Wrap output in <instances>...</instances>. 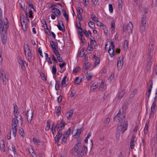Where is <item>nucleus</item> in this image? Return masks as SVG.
<instances>
[{
  "label": "nucleus",
  "mask_w": 157,
  "mask_h": 157,
  "mask_svg": "<svg viewBox=\"0 0 157 157\" xmlns=\"http://www.w3.org/2000/svg\"><path fill=\"white\" fill-rule=\"evenodd\" d=\"M2 11L0 8V32L1 33H6L8 27V21L6 18H5L3 21L2 20Z\"/></svg>",
  "instance_id": "1"
},
{
  "label": "nucleus",
  "mask_w": 157,
  "mask_h": 157,
  "mask_svg": "<svg viewBox=\"0 0 157 157\" xmlns=\"http://www.w3.org/2000/svg\"><path fill=\"white\" fill-rule=\"evenodd\" d=\"M128 126V122L127 121L120 122L118 124L117 131L118 132L123 133L127 129Z\"/></svg>",
  "instance_id": "2"
},
{
  "label": "nucleus",
  "mask_w": 157,
  "mask_h": 157,
  "mask_svg": "<svg viewBox=\"0 0 157 157\" xmlns=\"http://www.w3.org/2000/svg\"><path fill=\"white\" fill-rule=\"evenodd\" d=\"M14 108V114L17 119V124H20L21 126L22 124L21 117L18 112V107L16 104H13Z\"/></svg>",
  "instance_id": "3"
},
{
  "label": "nucleus",
  "mask_w": 157,
  "mask_h": 157,
  "mask_svg": "<svg viewBox=\"0 0 157 157\" xmlns=\"http://www.w3.org/2000/svg\"><path fill=\"white\" fill-rule=\"evenodd\" d=\"M125 113L120 111L114 117V121L117 122H119V123L123 122L124 121H126L125 119Z\"/></svg>",
  "instance_id": "4"
},
{
  "label": "nucleus",
  "mask_w": 157,
  "mask_h": 157,
  "mask_svg": "<svg viewBox=\"0 0 157 157\" xmlns=\"http://www.w3.org/2000/svg\"><path fill=\"white\" fill-rule=\"evenodd\" d=\"M132 24L130 21L127 25H124L123 27V32L126 33H132Z\"/></svg>",
  "instance_id": "5"
},
{
  "label": "nucleus",
  "mask_w": 157,
  "mask_h": 157,
  "mask_svg": "<svg viewBox=\"0 0 157 157\" xmlns=\"http://www.w3.org/2000/svg\"><path fill=\"white\" fill-rule=\"evenodd\" d=\"M20 20L22 29L24 31H26L28 27V17L24 16L21 18Z\"/></svg>",
  "instance_id": "6"
},
{
  "label": "nucleus",
  "mask_w": 157,
  "mask_h": 157,
  "mask_svg": "<svg viewBox=\"0 0 157 157\" xmlns=\"http://www.w3.org/2000/svg\"><path fill=\"white\" fill-rule=\"evenodd\" d=\"M24 51L26 58L30 62L31 59V54L29 47L27 44L24 45Z\"/></svg>",
  "instance_id": "7"
},
{
  "label": "nucleus",
  "mask_w": 157,
  "mask_h": 157,
  "mask_svg": "<svg viewBox=\"0 0 157 157\" xmlns=\"http://www.w3.org/2000/svg\"><path fill=\"white\" fill-rule=\"evenodd\" d=\"M64 124L63 123H61L60 124H57L56 126H53L52 128V133L54 134V131L57 130L58 132H59L62 129L64 128Z\"/></svg>",
  "instance_id": "8"
},
{
  "label": "nucleus",
  "mask_w": 157,
  "mask_h": 157,
  "mask_svg": "<svg viewBox=\"0 0 157 157\" xmlns=\"http://www.w3.org/2000/svg\"><path fill=\"white\" fill-rule=\"evenodd\" d=\"M137 139L136 135L133 134L131 138L130 142V147L131 149H132L134 148Z\"/></svg>",
  "instance_id": "9"
},
{
  "label": "nucleus",
  "mask_w": 157,
  "mask_h": 157,
  "mask_svg": "<svg viewBox=\"0 0 157 157\" xmlns=\"http://www.w3.org/2000/svg\"><path fill=\"white\" fill-rule=\"evenodd\" d=\"M114 46L113 42L112 41L111 42V45L109 46V50L108 53L111 57L113 56L115 54L114 51Z\"/></svg>",
  "instance_id": "10"
},
{
  "label": "nucleus",
  "mask_w": 157,
  "mask_h": 157,
  "mask_svg": "<svg viewBox=\"0 0 157 157\" xmlns=\"http://www.w3.org/2000/svg\"><path fill=\"white\" fill-rule=\"evenodd\" d=\"M17 61L21 66L22 69L24 70L27 66V65L25 61L21 57H19Z\"/></svg>",
  "instance_id": "11"
},
{
  "label": "nucleus",
  "mask_w": 157,
  "mask_h": 157,
  "mask_svg": "<svg viewBox=\"0 0 157 157\" xmlns=\"http://www.w3.org/2000/svg\"><path fill=\"white\" fill-rule=\"evenodd\" d=\"M27 119L28 123H30L33 115V112L32 110H28L26 113Z\"/></svg>",
  "instance_id": "12"
},
{
  "label": "nucleus",
  "mask_w": 157,
  "mask_h": 157,
  "mask_svg": "<svg viewBox=\"0 0 157 157\" xmlns=\"http://www.w3.org/2000/svg\"><path fill=\"white\" fill-rule=\"evenodd\" d=\"M71 132V129L70 128H69L67 132H65V134L63 135L62 140L63 142L65 143L66 142L68 136L70 134Z\"/></svg>",
  "instance_id": "13"
},
{
  "label": "nucleus",
  "mask_w": 157,
  "mask_h": 157,
  "mask_svg": "<svg viewBox=\"0 0 157 157\" xmlns=\"http://www.w3.org/2000/svg\"><path fill=\"white\" fill-rule=\"evenodd\" d=\"M123 64V58L122 56H120L117 61V67L119 69L122 68Z\"/></svg>",
  "instance_id": "14"
},
{
  "label": "nucleus",
  "mask_w": 157,
  "mask_h": 157,
  "mask_svg": "<svg viewBox=\"0 0 157 157\" xmlns=\"http://www.w3.org/2000/svg\"><path fill=\"white\" fill-rule=\"evenodd\" d=\"M156 103V102L155 101H154L153 102L151 108V112L150 116L153 115L156 111L157 108Z\"/></svg>",
  "instance_id": "15"
},
{
  "label": "nucleus",
  "mask_w": 157,
  "mask_h": 157,
  "mask_svg": "<svg viewBox=\"0 0 157 157\" xmlns=\"http://www.w3.org/2000/svg\"><path fill=\"white\" fill-rule=\"evenodd\" d=\"M1 74V77L3 81V83L4 85H6L7 81L9 80V78L7 76L6 77V75L4 72H2Z\"/></svg>",
  "instance_id": "16"
},
{
  "label": "nucleus",
  "mask_w": 157,
  "mask_h": 157,
  "mask_svg": "<svg viewBox=\"0 0 157 157\" xmlns=\"http://www.w3.org/2000/svg\"><path fill=\"white\" fill-rule=\"evenodd\" d=\"M150 86L147 88V90L146 93V95L149 98L150 96L153 86V83L151 81L150 82Z\"/></svg>",
  "instance_id": "17"
},
{
  "label": "nucleus",
  "mask_w": 157,
  "mask_h": 157,
  "mask_svg": "<svg viewBox=\"0 0 157 157\" xmlns=\"http://www.w3.org/2000/svg\"><path fill=\"white\" fill-rule=\"evenodd\" d=\"M80 145V143H78L77 144L75 145L74 147L73 148L72 150V152L74 153V152L76 154H78L79 151V149Z\"/></svg>",
  "instance_id": "18"
},
{
  "label": "nucleus",
  "mask_w": 157,
  "mask_h": 157,
  "mask_svg": "<svg viewBox=\"0 0 157 157\" xmlns=\"http://www.w3.org/2000/svg\"><path fill=\"white\" fill-rule=\"evenodd\" d=\"M52 12L54 13L56 16H59L61 15V12L59 10L55 8H53L51 9Z\"/></svg>",
  "instance_id": "19"
},
{
  "label": "nucleus",
  "mask_w": 157,
  "mask_h": 157,
  "mask_svg": "<svg viewBox=\"0 0 157 157\" xmlns=\"http://www.w3.org/2000/svg\"><path fill=\"white\" fill-rule=\"evenodd\" d=\"M61 23H60V22H58L57 27L59 30L64 32L65 31L63 23L62 22H61Z\"/></svg>",
  "instance_id": "20"
},
{
  "label": "nucleus",
  "mask_w": 157,
  "mask_h": 157,
  "mask_svg": "<svg viewBox=\"0 0 157 157\" xmlns=\"http://www.w3.org/2000/svg\"><path fill=\"white\" fill-rule=\"evenodd\" d=\"M62 136V133L58 132V133L55 137V140L56 142H58L61 139Z\"/></svg>",
  "instance_id": "21"
},
{
  "label": "nucleus",
  "mask_w": 157,
  "mask_h": 157,
  "mask_svg": "<svg viewBox=\"0 0 157 157\" xmlns=\"http://www.w3.org/2000/svg\"><path fill=\"white\" fill-rule=\"evenodd\" d=\"M67 78V76H65L62 81L61 85L63 87H65L67 86L66 82V79Z\"/></svg>",
  "instance_id": "22"
},
{
  "label": "nucleus",
  "mask_w": 157,
  "mask_h": 157,
  "mask_svg": "<svg viewBox=\"0 0 157 157\" xmlns=\"http://www.w3.org/2000/svg\"><path fill=\"white\" fill-rule=\"evenodd\" d=\"M124 93V91L123 90H121L119 92L118 96V98L119 99H121L123 97Z\"/></svg>",
  "instance_id": "23"
},
{
  "label": "nucleus",
  "mask_w": 157,
  "mask_h": 157,
  "mask_svg": "<svg viewBox=\"0 0 157 157\" xmlns=\"http://www.w3.org/2000/svg\"><path fill=\"white\" fill-rule=\"evenodd\" d=\"M9 148L10 150L12 151L14 154H15L16 151H15V147L13 144H11L9 146Z\"/></svg>",
  "instance_id": "24"
},
{
  "label": "nucleus",
  "mask_w": 157,
  "mask_h": 157,
  "mask_svg": "<svg viewBox=\"0 0 157 157\" xmlns=\"http://www.w3.org/2000/svg\"><path fill=\"white\" fill-rule=\"evenodd\" d=\"M29 153L32 155L33 157H36V155L34 153V151L32 148H31L29 150Z\"/></svg>",
  "instance_id": "25"
},
{
  "label": "nucleus",
  "mask_w": 157,
  "mask_h": 157,
  "mask_svg": "<svg viewBox=\"0 0 157 157\" xmlns=\"http://www.w3.org/2000/svg\"><path fill=\"white\" fill-rule=\"evenodd\" d=\"M93 76V74L91 73H87V75L86 77V78L87 80L89 81L91 80L92 77Z\"/></svg>",
  "instance_id": "26"
},
{
  "label": "nucleus",
  "mask_w": 157,
  "mask_h": 157,
  "mask_svg": "<svg viewBox=\"0 0 157 157\" xmlns=\"http://www.w3.org/2000/svg\"><path fill=\"white\" fill-rule=\"evenodd\" d=\"M148 123L149 122L146 123L144 127V132L145 134H147L148 132Z\"/></svg>",
  "instance_id": "27"
},
{
  "label": "nucleus",
  "mask_w": 157,
  "mask_h": 157,
  "mask_svg": "<svg viewBox=\"0 0 157 157\" xmlns=\"http://www.w3.org/2000/svg\"><path fill=\"white\" fill-rule=\"evenodd\" d=\"M115 30V22L112 21L111 24V31L112 33L114 32Z\"/></svg>",
  "instance_id": "28"
},
{
  "label": "nucleus",
  "mask_w": 157,
  "mask_h": 157,
  "mask_svg": "<svg viewBox=\"0 0 157 157\" xmlns=\"http://www.w3.org/2000/svg\"><path fill=\"white\" fill-rule=\"evenodd\" d=\"M73 114V112L72 111L70 110L69 112L67 113V117L69 119H70Z\"/></svg>",
  "instance_id": "29"
},
{
  "label": "nucleus",
  "mask_w": 157,
  "mask_h": 157,
  "mask_svg": "<svg viewBox=\"0 0 157 157\" xmlns=\"http://www.w3.org/2000/svg\"><path fill=\"white\" fill-rule=\"evenodd\" d=\"M63 14L67 21L68 20V15L67 14L66 11L63 10L62 11Z\"/></svg>",
  "instance_id": "30"
},
{
  "label": "nucleus",
  "mask_w": 157,
  "mask_h": 157,
  "mask_svg": "<svg viewBox=\"0 0 157 157\" xmlns=\"http://www.w3.org/2000/svg\"><path fill=\"white\" fill-rule=\"evenodd\" d=\"M146 17L145 16H143L141 21V25H146Z\"/></svg>",
  "instance_id": "31"
},
{
  "label": "nucleus",
  "mask_w": 157,
  "mask_h": 157,
  "mask_svg": "<svg viewBox=\"0 0 157 157\" xmlns=\"http://www.w3.org/2000/svg\"><path fill=\"white\" fill-rule=\"evenodd\" d=\"M12 128H16L17 125V124L16 123V120L14 118H13L12 119Z\"/></svg>",
  "instance_id": "32"
},
{
  "label": "nucleus",
  "mask_w": 157,
  "mask_h": 157,
  "mask_svg": "<svg viewBox=\"0 0 157 157\" xmlns=\"http://www.w3.org/2000/svg\"><path fill=\"white\" fill-rule=\"evenodd\" d=\"M98 86V83L95 82L93 84L92 86L91 87V89L92 90L94 91L95 89H96Z\"/></svg>",
  "instance_id": "33"
},
{
  "label": "nucleus",
  "mask_w": 157,
  "mask_h": 157,
  "mask_svg": "<svg viewBox=\"0 0 157 157\" xmlns=\"http://www.w3.org/2000/svg\"><path fill=\"white\" fill-rule=\"evenodd\" d=\"M50 44L53 51H54L56 49V45L55 44L54 42L53 41H50Z\"/></svg>",
  "instance_id": "34"
},
{
  "label": "nucleus",
  "mask_w": 157,
  "mask_h": 157,
  "mask_svg": "<svg viewBox=\"0 0 157 157\" xmlns=\"http://www.w3.org/2000/svg\"><path fill=\"white\" fill-rule=\"evenodd\" d=\"M81 81V79L79 77H77L76 78L74 81L75 83L76 84H79Z\"/></svg>",
  "instance_id": "35"
},
{
  "label": "nucleus",
  "mask_w": 157,
  "mask_h": 157,
  "mask_svg": "<svg viewBox=\"0 0 157 157\" xmlns=\"http://www.w3.org/2000/svg\"><path fill=\"white\" fill-rule=\"evenodd\" d=\"M17 131V128H12V132L13 133V136L15 137L16 135V132Z\"/></svg>",
  "instance_id": "36"
},
{
  "label": "nucleus",
  "mask_w": 157,
  "mask_h": 157,
  "mask_svg": "<svg viewBox=\"0 0 157 157\" xmlns=\"http://www.w3.org/2000/svg\"><path fill=\"white\" fill-rule=\"evenodd\" d=\"M82 32H80V31H78V35L79 36V38L82 40V41L84 40V38H82V36L83 35Z\"/></svg>",
  "instance_id": "37"
},
{
  "label": "nucleus",
  "mask_w": 157,
  "mask_h": 157,
  "mask_svg": "<svg viewBox=\"0 0 157 157\" xmlns=\"http://www.w3.org/2000/svg\"><path fill=\"white\" fill-rule=\"evenodd\" d=\"M137 91V90L136 89H134L133 91L130 94V96L131 97H133L136 93Z\"/></svg>",
  "instance_id": "38"
},
{
  "label": "nucleus",
  "mask_w": 157,
  "mask_h": 157,
  "mask_svg": "<svg viewBox=\"0 0 157 157\" xmlns=\"http://www.w3.org/2000/svg\"><path fill=\"white\" fill-rule=\"evenodd\" d=\"M122 0H119L118 1V8L119 9L121 10L122 9Z\"/></svg>",
  "instance_id": "39"
},
{
  "label": "nucleus",
  "mask_w": 157,
  "mask_h": 157,
  "mask_svg": "<svg viewBox=\"0 0 157 157\" xmlns=\"http://www.w3.org/2000/svg\"><path fill=\"white\" fill-rule=\"evenodd\" d=\"M76 27L78 29L80 30V32H82V29L81 27V24L79 23L76 24Z\"/></svg>",
  "instance_id": "40"
},
{
  "label": "nucleus",
  "mask_w": 157,
  "mask_h": 157,
  "mask_svg": "<svg viewBox=\"0 0 157 157\" xmlns=\"http://www.w3.org/2000/svg\"><path fill=\"white\" fill-rule=\"evenodd\" d=\"M85 52L84 50L82 49L81 50L79 53V56L80 57H82L84 54Z\"/></svg>",
  "instance_id": "41"
},
{
  "label": "nucleus",
  "mask_w": 157,
  "mask_h": 157,
  "mask_svg": "<svg viewBox=\"0 0 157 157\" xmlns=\"http://www.w3.org/2000/svg\"><path fill=\"white\" fill-rule=\"evenodd\" d=\"M91 18L93 21L95 22L98 21V18L96 17L93 14H91Z\"/></svg>",
  "instance_id": "42"
},
{
  "label": "nucleus",
  "mask_w": 157,
  "mask_h": 157,
  "mask_svg": "<svg viewBox=\"0 0 157 157\" xmlns=\"http://www.w3.org/2000/svg\"><path fill=\"white\" fill-rule=\"evenodd\" d=\"M145 25H141L140 29V31L143 32L145 30L146 28Z\"/></svg>",
  "instance_id": "43"
},
{
  "label": "nucleus",
  "mask_w": 157,
  "mask_h": 157,
  "mask_svg": "<svg viewBox=\"0 0 157 157\" xmlns=\"http://www.w3.org/2000/svg\"><path fill=\"white\" fill-rule=\"evenodd\" d=\"M88 25L92 28H94L95 27L94 23L92 21H90L88 23Z\"/></svg>",
  "instance_id": "44"
},
{
  "label": "nucleus",
  "mask_w": 157,
  "mask_h": 157,
  "mask_svg": "<svg viewBox=\"0 0 157 157\" xmlns=\"http://www.w3.org/2000/svg\"><path fill=\"white\" fill-rule=\"evenodd\" d=\"M33 141L34 143L37 145H39L40 143V141L36 139L33 138Z\"/></svg>",
  "instance_id": "45"
},
{
  "label": "nucleus",
  "mask_w": 157,
  "mask_h": 157,
  "mask_svg": "<svg viewBox=\"0 0 157 157\" xmlns=\"http://www.w3.org/2000/svg\"><path fill=\"white\" fill-rule=\"evenodd\" d=\"M92 47L91 45H89L87 48V51L89 52V53L91 52L92 51Z\"/></svg>",
  "instance_id": "46"
},
{
  "label": "nucleus",
  "mask_w": 157,
  "mask_h": 157,
  "mask_svg": "<svg viewBox=\"0 0 157 157\" xmlns=\"http://www.w3.org/2000/svg\"><path fill=\"white\" fill-rule=\"evenodd\" d=\"M56 67L54 66H53L52 72L53 74L55 75L56 74Z\"/></svg>",
  "instance_id": "47"
},
{
  "label": "nucleus",
  "mask_w": 157,
  "mask_h": 157,
  "mask_svg": "<svg viewBox=\"0 0 157 157\" xmlns=\"http://www.w3.org/2000/svg\"><path fill=\"white\" fill-rule=\"evenodd\" d=\"M128 42L127 40H125L124 44V48H127L128 47Z\"/></svg>",
  "instance_id": "48"
},
{
  "label": "nucleus",
  "mask_w": 157,
  "mask_h": 157,
  "mask_svg": "<svg viewBox=\"0 0 157 157\" xmlns=\"http://www.w3.org/2000/svg\"><path fill=\"white\" fill-rule=\"evenodd\" d=\"M61 108L60 107H59L57 109L56 113V115L57 116H59L60 115V111L61 110Z\"/></svg>",
  "instance_id": "49"
},
{
  "label": "nucleus",
  "mask_w": 157,
  "mask_h": 157,
  "mask_svg": "<svg viewBox=\"0 0 157 157\" xmlns=\"http://www.w3.org/2000/svg\"><path fill=\"white\" fill-rule=\"evenodd\" d=\"M104 87V83L103 82H102L99 86V90H103Z\"/></svg>",
  "instance_id": "50"
},
{
  "label": "nucleus",
  "mask_w": 157,
  "mask_h": 157,
  "mask_svg": "<svg viewBox=\"0 0 157 157\" xmlns=\"http://www.w3.org/2000/svg\"><path fill=\"white\" fill-rule=\"evenodd\" d=\"M80 69L79 67H75L73 71V73H76L78 72L79 70Z\"/></svg>",
  "instance_id": "51"
},
{
  "label": "nucleus",
  "mask_w": 157,
  "mask_h": 157,
  "mask_svg": "<svg viewBox=\"0 0 157 157\" xmlns=\"http://www.w3.org/2000/svg\"><path fill=\"white\" fill-rule=\"evenodd\" d=\"M109 10L110 13H112L113 12V6L111 4L109 5Z\"/></svg>",
  "instance_id": "52"
},
{
  "label": "nucleus",
  "mask_w": 157,
  "mask_h": 157,
  "mask_svg": "<svg viewBox=\"0 0 157 157\" xmlns=\"http://www.w3.org/2000/svg\"><path fill=\"white\" fill-rule=\"evenodd\" d=\"M110 121V119L109 118H106L104 121V123L105 125H107Z\"/></svg>",
  "instance_id": "53"
},
{
  "label": "nucleus",
  "mask_w": 157,
  "mask_h": 157,
  "mask_svg": "<svg viewBox=\"0 0 157 157\" xmlns=\"http://www.w3.org/2000/svg\"><path fill=\"white\" fill-rule=\"evenodd\" d=\"M96 22H97V25L100 26L101 27L104 26V25L101 22L99 21L98 20V21H96Z\"/></svg>",
  "instance_id": "54"
},
{
  "label": "nucleus",
  "mask_w": 157,
  "mask_h": 157,
  "mask_svg": "<svg viewBox=\"0 0 157 157\" xmlns=\"http://www.w3.org/2000/svg\"><path fill=\"white\" fill-rule=\"evenodd\" d=\"M100 63V59L99 58L97 57L96 58V60L95 61V64L97 65L99 63Z\"/></svg>",
  "instance_id": "55"
},
{
  "label": "nucleus",
  "mask_w": 157,
  "mask_h": 157,
  "mask_svg": "<svg viewBox=\"0 0 157 157\" xmlns=\"http://www.w3.org/2000/svg\"><path fill=\"white\" fill-rule=\"evenodd\" d=\"M19 132L21 136H23L24 135V130L22 128H20L19 129Z\"/></svg>",
  "instance_id": "56"
},
{
  "label": "nucleus",
  "mask_w": 157,
  "mask_h": 157,
  "mask_svg": "<svg viewBox=\"0 0 157 157\" xmlns=\"http://www.w3.org/2000/svg\"><path fill=\"white\" fill-rule=\"evenodd\" d=\"M121 133V132H118L117 131V133L116 135V139L118 140H119L120 136V134Z\"/></svg>",
  "instance_id": "57"
},
{
  "label": "nucleus",
  "mask_w": 157,
  "mask_h": 157,
  "mask_svg": "<svg viewBox=\"0 0 157 157\" xmlns=\"http://www.w3.org/2000/svg\"><path fill=\"white\" fill-rule=\"evenodd\" d=\"M77 10L78 13V14H81L82 13V10L80 7H78Z\"/></svg>",
  "instance_id": "58"
},
{
  "label": "nucleus",
  "mask_w": 157,
  "mask_h": 157,
  "mask_svg": "<svg viewBox=\"0 0 157 157\" xmlns=\"http://www.w3.org/2000/svg\"><path fill=\"white\" fill-rule=\"evenodd\" d=\"M55 88L57 90H58L59 89V85L58 81L56 82Z\"/></svg>",
  "instance_id": "59"
},
{
  "label": "nucleus",
  "mask_w": 157,
  "mask_h": 157,
  "mask_svg": "<svg viewBox=\"0 0 157 157\" xmlns=\"http://www.w3.org/2000/svg\"><path fill=\"white\" fill-rule=\"evenodd\" d=\"M98 0H92L91 2L94 6H96L98 3Z\"/></svg>",
  "instance_id": "60"
},
{
  "label": "nucleus",
  "mask_w": 157,
  "mask_h": 157,
  "mask_svg": "<svg viewBox=\"0 0 157 157\" xmlns=\"http://www.w3.org/2000/svg\"><path fill=\"white\" fill-rule=\"evenodd\" d=\"M138 129V127L137 126H136L134 128L133 130V135L135 134L134 133H135L137 132Z\"/></svg>",
  "instance_id": "61"
},
{
  "label": "nucleus",
  "mask_w": 157,
  "mask_h": 157,
  "mask_svg": "<svg viewBox=\"0 0 157 157\" xmlns=\"http://www.w3.org/2000/svg\"><path fill=\"white\" fill-rule=\"evenodd\" d=\"M53 52L55 53L57 57H59V56H60V55L59 54L58 51L56 49L53 51Z\"/></svg>",
  "instance_id": "62"
},
{
  "label": "nucleus",
  "mask_w": 157,
  "mask_h": 157,
  "mask_svg": "<svg viewBox=\"0 0 157 157\" xmlns=\"http://www.w3.org/2000/svg\"><path fill=\"white\" fill-rule=\"evenodd\" d=\"M153 43H152V44H150L149 45V49H151V50H150V52H151V51L153 50Z\"/></svg>",
  "instance_id": "63"
},
{
  "label": "nucleus",
  "mask_w": 157,
  "mask_h": 157,
  "mask_svg": "<svg viewBox=\"0 0 157 157\" xmlns=\"http://www.w3.org/2000/svg\"><path fill=\"white\" fill-rule=\"evenodd\" d=\"M80 131L79 130V129H78L77 130L76 132L75 133L74 135V136H79V135L80 134V133H79V132Z\"/></svg>",
  "instance_id": "64"
}]
</instances>
